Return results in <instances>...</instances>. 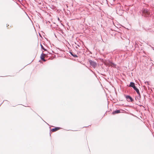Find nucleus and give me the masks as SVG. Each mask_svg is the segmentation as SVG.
Instances as JSON below:
<instances>
[{
  "mask_svg": "<svg viewBox=\"0 0 154 154\" xmlns=\"http://www.w3.org/2000/svg\"><path fill=\"white\" fill-rule=\"evenodd\" d=\"M120 112V110H116L115 111H113L112 112V114L113 115H114V114H118V113H119Z\"/></svg>",
  "mask_w": 154,
  "mask_h": 154,
  "instance_id": "obj_7",
  "label": "nucleus"
},
{
  "mask_svg": "<svg viewBox=\"0 0 154 154\" xmlns=\"http://www.w3.org/2000/svg\"><path fill=\"white\" fill-rule=\"evenodd\" d=\"M45 55V54H44L42 53L40 56V58L41 60H42V59H43L44 58V57H43V55Z\"/></svg>",
  "mask_w": 154,
  "mask_h": 154,
  "instance_id": "obj_11",
  "label": "nucleus"
},
{
  "mask_svg": "<svg viewBox=\"0 0 154 154\" xmlns=\"http://www.w3.org/2000/svg\"><path fill=\"white\" fill-rule=\"evenodd\" d=\"M125 98L128 102L130 101L131 102H133L134 101L130 95H127L125 96Z\"/></svg>",
  "mask_w": 154,
  "mask_h": 154,
  "instance_id": "obj_2",
  "label": "nucleus"
},
{
  "mask_svg": "<svg viewBox=\"0 0 154 154\" xmlns=\"http://www.w3.org/2000/svg\"><path fill=\"white\" fill-rule=\"evenodd\" d=\"M142 13L145 17H148L150 15L149 10L147 9L144 8L143 9Z\"/></svg>",
  "mask_w": 154,
  "mask_h": 154,
  "instance_id": "obj_1",
  "label": "nucleus"
},
{
  "mask_svg": "<svg viewBox=\"0 0 154 154\" xmlns=\"http://www.w3.org/2000/svg\"><path fill=\"white\" fill-rule=\"evenodd\" d=\"M144 98L145 99V97H144Z\"/></svg>",
  "mask_w": 154,
  "mask_h": 154,
  "instance_id": "obj_18",
  "label": "nucleus"
},
{
  "mask_svg": "<svg viewBox=\"0 0 154 154\" xmlns=\"http://www.w3.org/2000/svg\"><path fill=\"white\" fill-rule=\"evenodd\" d=\"M58 20H60V19H59V18H58Z\"/></svg>",
  "mask_w": 154,
  "mask_h": 154,
  "instance_id": "obj_16",
  "label": "nucleus"
},
{
  "mask_svg": "<svg viewBox=\"0 0 154 154\" xmlns=\"http://www.w3.org/2000/svg\"><path fill=\"white\" fill-rule=\"evenodd\" d=\"M40 46L41 47V49L42 50H44V51H47V50L43 46V45H42L41 44H40Z\"/></svg>",
  "mask_w": 154,
  "mask_h": 154,
  "instance_id": "obj_12",
  "label": "nucleus"
},
{
  "mask_svg": "<svg viewBox=\"0 0 154 154\" xmlns=\"http://www.w3.org/2000/svg\"><path fill=\"white\" fill-rule=\"evenodd\" d=\"M138 94V96L137 97H135V100H140L141 98V96L140 94Z\"/></svg>",
  "mask_w": 154,
  "mask_h": 154,
  "instance_id": "obj_8",
  "label": "nucleus"
},
{
  "mask_svg": "<svg viewBox=\"0 0 154 154\" xmlns=\"http://www.w3.org/2000/svg\"><path fill=\"white\" fill-rule=\"evenodd\" d=\"M111 66H112V67H116V64H115L114 63H113V62L111 64Z\"/></svg>",
  "mask_w": 154,
  "mask_h": 154,
  "instance_id": "obj_14",
  "label": "nucleus"
},
{
  "mask_svg": "<svg viewBox=\"0 0 154 154\" xmlns=\"http://www.w3.org/2000/svg\"><path fill=\"white\" fill-rule=\"evenodd\" d=\"M69 52L70 53V54H71V55L72 56H73V57H75V58H76V57H78V56L76 54H74V53H73L72 52L70 51Z\"/></svg>",
  "mask_w": 154,
  "mask_h": 154,
  "instance_id": "obj_6",
  "label": "nucleus"
},
{
  "mask_svg": "<svg viewBox=\"0 0 154 154\" xmlns=\"http://www.w3.org/2000/svg\"><path fill=\"white\" fill-rule=\"evenodd\" d=\"M90 65L93 67H95L97 65V63L91 60H89V61Z\"/></svg>",
  "mask_w": 154,
  "mask_h": 154,
  "instance_id": "obj_3",
  "label": "nucleus"
},
{
  "mask_svg": "<svg viewBox=\"0 0 154 154\" xmlns=\"http://www.w3.org/2000/svg\"><path fill=\"white\" fill-rule=\"evenodd\" d=\"M77 46H78L79 47V45H77Z\"/></svg>",
  "mask_w": 154,
  "mask_h": 154,
  "instance_id": "obj_17",
  "label": "nucleus"
},
{
  "mask_svg": "<svg viewBox=\"0 0 154 154\" xmlns=\"http://www.w3.org/2000/svg\"><path fill=\"white\" fill-rule=\"evenodd\" d=\"M128 86L129 87H132L133 88H134L136 87L134 83L132 82H131L130 83V84Z\"/></svg>",
  "mask_w": 154,
  "mask_h": 154,
  "instance_id": "obj_4",
  "label": "nucleus"
},
{
  "mask_svg": "<svg viewBox=\"0 0 154 154\" xmlns=\"http://www.w3.org/2000/svg\"><path fill=\"white\" fill-rule=\"evenodd\" d=\"M46 123L47 124V125H48V123Z\"/></svg>",
  "mask_w": 154,
  "mask_h": 154,
  "instance_id": "obj_19",
  "label": "nucleus"
},
{
  "mask_svg": "<svg viewBox=\"0 0 154 154\" xmlns=\"http://www.w3.org/2000/svg\"><path fill=\"white\" fill-rule=\"evenodd\" d=\"M42 60L43 61H46V60H45L44 58L43 59H42Z\"/></svg>",
  "mask_w": 154,
  "mask_h": 154,
  "instance_id": "obj_15",
  "label": "nucleus"
},
{
  "mask_svg": "<svg viewBox=\"0 0 154 154\" xmlns=\"http://www.w3.org/2000/svg\"><path fill=\"white\" fill-rule=\"evenodd\" d=\"M119 11H120L119 10V11H118V9H117L116 10V13L117 14H119L120 15H122L123 13L122 11H122V12L121 13H119Z\"/></svg>",
  "mask_w": 154,
  "mask_h": 154,
  "instance_id": "obj_10",
  "label": "nucleus"
},
{
  "mask_svg": "<svg viewBox=\"0 0 154 154\" xmlns=\"http://www.w3.org/2000/svg\"><path fill=\"white\" fill-rule=\"evenodd\" d=\"M133 89L136 91V92L138 94H140L139 89L136 87Z\"/></svg>",
  "mask_w": 154,
  "mask_h": 154,
  "instance_id": "obj_9",
  "label": "nucleus"
},
{
  "mask_svg": "<svg viewBox=\"0 0 154 154\" xmlns=\"http://www.w3.org/2000/svg\"><path fill=\"white\" fill-rule=\"evenodd\" d=\"M107 61H108V63H107L108 64V65H109L111 66V64L112 63V62L110 60H108Z\"/></svg>",
  "mask_w": 154,
  "mask_h": 154,
  "instance_id": "obj_13",
  "label": "nucleus"
},
{
  "mask_svg": "<svg viewBox=\"0 0 154 154\" xmlns=\"http://www.w3.org/2000/svg\"><path fill=\"white\" fill-rule=\"evenodd\" d=\"M60 129V127H56L52 129L51 130V131L52 132H54V131H56L59 130Z\"/></svg>",
  "mask_w": 154,
  "mask_h": 154,
  "instance_id": "obj_5",
  "label": "nucleus"
}]
</instances>
